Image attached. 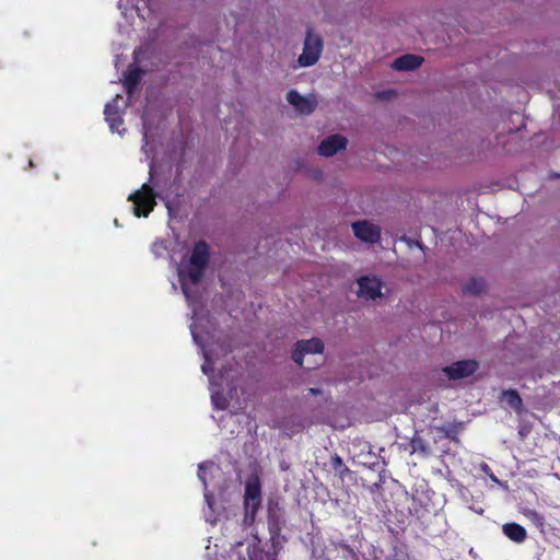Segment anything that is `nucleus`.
Instances as JSON below:
<instances>
[{"mask_svg":"<svg viewBox=\"0 0 560 560\" xmlns=\"http://www.w3.org/2000/svg\"><path fill=\"white\" fill-rule=\"evenodd\" d=\"M190 334L196 345L200 346L201 352L205 359L203 364L201 365V371L203 374L209 376V389L211 392V401L212 405L220 410H224L228 407V399L221 392L223 374L220 372L219 374L213 373L214 369V360L212 354L205 348L199 337V332L197 329V324H190Z\"/></svg>","mask_w":560,"mask_h":560,"instance_id":"f03ea898","label":"nucleus"},{"mask_svg":"<svg viewBox=\"0 0 560 560\" xmlns=\"http://www.w3.org/2000/svg\"><path fill=\"white\" fill-rule=\"evenodd\" d=\"M305 35H307V36H311V35H313V31H312V28H307V30H306V33H305Z\"/></svg>","mask_w":560,"mask_h":560,"instance_id":"cd10ccee","label":"nucleus"},{"mask_svg":"<svg viewBox=\"0 0 560 560\" xmlns=\"http://www.w3.org/2000/svg\"><path fill=\"white\" fill-rule=\"evenodd\" d=\"M159 247H162V244H160V245L158 243L153 244V250H155V248H159Z\"/></svg>","mask_w":560,"mask_h":560,"instance_id":"c85d7f7f","label":"nucleus"},{"mask_svg":"<svg viewBox=\"0 0 560 560\" xmlns=\"http://www.w3.org/2000/svg\"><path fill=\"white\" fill-rule=\"evenodd\" d=\"M358 295L364 300H375L382 296V282L376 277H361L358 280Z\"/></svg>","mask_w":560,"mask_h":560,"instance_id":"6e6552de","label":"nucleus"},{"mask_svg":"<svg viewBox=\"0 0 560 560\" xmlns=\"http://www.w3.org/2000/svg\"><path fill=\"white\" fill-rule=\"evenodd\" d=\"M323 50V42L320 37H305L303 51L298 62L301 67H310L315 65Z\"/></svg>","mask_w":560,"mask_h":560,"instance_id":"423d86ee","label":"nucleus"},{"mask_svg":"<svg viewBox=\"0 0 560 560\" xmlns=\"http://www.w3.org/2000/svg\"><path fill=\"white\" fill-rule=\"evenodd\" d=\"M331 465L334 467L335 470H340V469H343V470H348L345 465H343V462H342V458L339 456V455H335L332 456L331 458Z\"/></svg>","mask_w":560,"mask_h":560,"instance_id":"4be33fe9","label":"nucleus"},{"mask_svg":"<svg viewBox=\"0 0 560 560\" xmlns=\"http://www.w3.org/2000/svg\"><path fill=\"white\" fill-rule=\"evenodd\" d=\"M142 49L138 48L133 51V58L136 62H139L141 60Z\"/></svg>","mask_w":560,"mask_h":560,"instance_id":"b1692460","label":"nucleus"},{"mask_svg":"<svg viewBox=\"0 0 560 560\" xmlns=\"http://www.w3.org/2000/svg\"><path fill=\"white\" fill-rule=\"evenodd\" d=\"M411 445H412V448L413 451H422V452H427V446L424 444V441L421 439V438H413L412 441H411Z\"/></svg>","mask_w":560,"mask_h":560,"instance_id":"aec40b11","label":"nucleus"},{"mask_svg":"<svg viewBox=\"0 0 560 560\" xmlns=\"http://www.w3.org/2000/svg\"><path fill=\"white\" fill-rule=\"evenodd\" d=\"M144 71L135 65H130L128 71L124 77V86L128 95V101H131L138 84L140 83Z\"/></svg>","mask_w":560,"mask_h":560,"instance_id":"2eb2a0df","label":"nucleus"},{"mask_svg":"<svg viewBox=\"0 0 560 560\" xmlns=\"http://www.w3.org/2000/svg\"><path fill=\"white\" fill-rule=\"evenodd\" d=\"M353 457L358 464L375 468L377 465V456L373 453L372 446L368 442H358L353 444Z\"/></svg>","mask_w":560,"mask_h":560,"instance_id":"ddd939ff","label":"nucleus"},{"mask_svg":"<svg viewBox=\"0 0 560 560\" xmlns=\"http://www.w3.org/2000/svg\"><path fill=\"white\" fill-rule=\"evenodd\" d=\"M352 230L354 235L364 242L375 243L381 236L380 228L368 221L352 223Z\"/></svg>","mask_w":560,"mask_h":560,"instance_id":"9b49d317","label":"nucleus"},{"mask_svg":"<svg viewBox=\"0 0 560 560\" xmlns=\"http://www.w3.org/2000/svg\"><path fill=\"white\" fill-rule=\"evenodd\" d=\"M502 399L512 409H514L516 411H520L522 409L523 401H522V398H521V396L518 395V393L516 390H512L511 389V390L503 392Z\"/></svg>","mask_w":560,"mask_h":560,"instance_id":"a211bd4d","label":"nucleus"},{"mask_svg":"<svg viewBox=\"0 0 560 560\" xmlns=\"http://www.w3.org/2000/svg\"><path fill=\"white\" fill-rule=\"evenodd\" d=\"M480 470L482 472H485L486 475H489L491 472V468L489 467L488 464L486 463H481L480 466H479Z\"/></svg>","mask_w":560,"mask_h":560,"instance_id":"5701e85b","label":"nucleus"},{"mask_svg":"<svg viewBox=\"0 0 560 560\" xmlns=\"http://www.w3.org/2000/svg\"><path fill=\"white\" fill-rule=\"evenodd\" d=\"M348 141L341 135H332L323 140L318 147V153L323 156H332L338 151L346 149Z\"/></svg>","mask_w":560,"mask_h":560,"instance_id":"4468645a","label":"nucleus"},{"mask_svg":"<svg viewBox=\"0 0 560 560\" xmlns=\"http://www.w3.org/2000/svg\"><path fill=\"white\" fill-rule=\"evenodd\" d=\"M209 260V247L205 242H198L192 249L188 262L177 266L178 280L186 302L192 311V319L196 324L199 307L198 285L203 277L205 268Z\"/></svg>","mask_w":560,"mask_h":560,"instance_id":"f257e3e1","label":"nucleus"},{"mask_svg":"<svg viewBox=\"0 0 560 560\" xmlns=\"http://www.w3.org/2000/svg\"><path fill=\"white\" fill-rule=\"evenodd\" d=\"M491 480H493L494 482H499L498 478L493 475V472L491 471L489 475H488Z\"/></svg>","mask_w":560,"mask_h":560,"instance_id":"a878e982","label":"nucleus"},{"mask_svg":"<svg viewBox=\"0 0 560 560\" xmlns=\"http://www.w3.org/2000/svg\"><path fill=\"white\" fill-rule=\"evenodd\" d=\"M166 208L168 209V211H171V206L168 201L166 202Z\"/></svg>","mask_w":560,"mask_h":560,"instance_id":"c756f323","label":"nucleus"},{"mask_svg":"<svg viewBox=\"0 0 560 560\" xmlns=\"http://www.w3.org/2000/svg\"><path fill=\"white\" fill-rule=\"evenodd\" d=\"M324 350V343L319 338H312L308 340H300L295 343L292 360L299 364H303L304 354H316L322 353Z\"/></svg>","mask_w":560,"mask_h":560,"instance_id":"0eeeda50","label":"nucleus"},{"mask_svg":"<svg viewBox=\"0 0 560 560\" xmlns=\"http://www.w3.org/2000/svg\"><path fill=\"white\" fill-rule=\"evenodd\" d=\"M287 101L300 114L308 115L314 112L317 106V101L314 95L303 96L295 90H290L287 94Z\"/></svg>","mask_w":560,"mask_h":560,"instance_id":"1a4fd4ad","label":"nucleus"},{"mask_svg":"<svg viewBox=\"0 0 560 560\" xmlns=\"http://www.w3.org/2000/svg\"><path fill=\"white\" fill-rule=\"evenodd\" d=\"M478 364L474 360H464L446 366L443 371L452 380L469 376L476 372Z\"/></svg>","mask_w":560,"mask_h":560,"instance_id":"f8f14e48","label":"nucleus"},{"mask_svg":"<svg viewBox=\"0 0 560 560\" xmlns=\"http://www.w3.org/2000/svg\"><path fill=\"white\" fill-rule=\"evenodd\" d=\"M155 194L149 184H143L138 190L128 196V201L133 203L132 212L136 217H148L154 209Z\"/></svg>","mask_w":560,"mask_h":560,"instance_id":"7ed1b4c3","label":"nucleus"},{"mask_svg":"<svg viewBox=\"0 0 560 560\" xmlns=\"http://www.w3.org/2000/svg\"><path fill=\"white\" fill-rule=\"evenodd\" d=\"M423 62V58L413 54H406L396 58L392 68L397 71H413L418 69Z\"/></svg>","mask_w":560,"mask_h":560,"instance_id":"dca6fc26","label":"nucleus"},{"mask_svg":"<svg viewBox=\"0 0 560 560\" xmlns=\"http://www.w3.org/2000/svg\"><path fill=\"white\" fill-rule=\"evenodd\" d=\"M122 100L120 94H117L112 102L107 103L104 108L105 120L107 121L112 132L122 133L125 129L120 130L124 120L120 115L119 107L117 106L118 101Z\"/></svg>","mask_w":560,"mask_h":560,"instance_id":"9d476101","label":"nucleus"},{"mask_svg":"<svg viewBox=\"0 0 560 560\" xmlns=\"http://www.w3.org/2000/svg\"><path fill=\"white\" fill-rule=\"evenodd\" d=\"M261 504V488L257 477H250L245 486L244 494V521L253 523L256 512Z\"/></svg>","mask_w":560,"mask_h":560,"instance_id":"20e7f679","label":"nucleus"},{"mask_svg":"<svg viewBox=\"0 0 560 560\" xmlns=\"http://www.w3.org/2000/svg\"><path fill=\"white\" fill-rule=\"evenodd\" d=\"M172 288H173V290H176V284H175V283H173V284H172Z\"/></svg>","mask_w":560,"mask_h":560,"instance_id":"2f4dec72","label":"nucleus"},{"mask_svg":"<svg viewBox=\"0 0 560 560\" xmlns=\"http://www.w3.org/2000/svg\"><path fill=\"white\" fill-rule=\"evenodd\" d=\"M347 551H348L349 556H350L353 560H359V557L357 556V553H355L352 549H350V548H348V547H347Z\"/></svg>","mask_w":560,"mask_h":560,"instance_id":"393cba45","label":"nucleus"},{"mask_svg":"<svg viewBox=\"0 0 560 560\" xmlns=\"http://www.w3.org/2000/svg\"><path fill=\"white\" fill-rule=\"evenodd\" d=\"M114 223H115V225H116V226H118V225H119V222H118V220H117V219H115Z\"/></svg>","mask_w":560,"mask_h":560,"instance_id":"7c9ffc66","label":"nucleus"},{"mask_svg":"<svg viewBox=\"0 0 560 560\" xmlns=\"http://www.w3.org/2000/svg\"><path fill=\"white\" fill-rule=\"evenodd\" d=\"M219 470V467L212 463V462H206L201 463L198 466V478L202 482L205 487V501L207 503L208 510L205 511V518L208 523H215L217 522V515L214 513V502L212 499V495L208 491V475H214Z\"/></svg>","mask_w":560,"mask_h":560,"instance_id":"39448f33","label":"nucleus"},{"mask_svg":"<svg viewBox=\"0 0 560 560\" xmlns=\"http://www.w3.org/2000/svg\"><path fill=\"white\" fill-rule=\"evenodd\" d=\"M503 534L512 541L521 544L526 537V529L517 523H506L502 526Z\"/></svg>","mask_w":560,"mask_h":560,"instance_id":"f3484780","label":"nucleus"},{"mask_svg":"<svg viewBox=\"0 0 560 560\" xmlns=\"http://www.w3.org/2000/svg\"><path fill=\"white\" fill-rule=\"evenodd\" d=\"M485 281L479 278L470 279L463 288L465 293L479 294L485 290Z\"/></svg>","mask_w":560,"mask_h":560,"instance_id":"6ab92c4d","label":"nucleus"},{"mask_svg":"<svg viewBox=\"0 0 560 560\" xmlns=\"http://www.w3.org/2000/svg\"><path fill=\"white\" fill-rule=\"evenodd\" d=\"M149 131H150V129H149L147 118L144 116H142V136H143V141H144V144L142 147L143 150L148 145Z\"/></svg>","mask_w":560,"mask_h":560,"instance_id":"412c9836","label":"nucleus"},{"mask_svg":"<svg viewBox=\"0 0 560 560\" xmlns=\"http://www.w3.org/2000/svg\"><path fill=\"white\" fill-rule=\"evenodd\" d=\"M310 392H311L312 394H314V395H316V394H318V393H319V390H318V389H316V388H310Z\"/></svg>","mask_w":560,"mask_h":560,"instance_id":"bb28decb","label":"nucleus"}]
</instances>
